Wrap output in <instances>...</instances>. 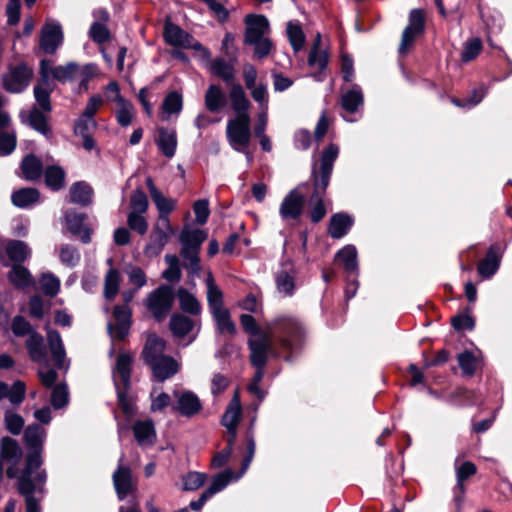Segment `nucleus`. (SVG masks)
I'll list each match as a JSON object with an SVG mask.
<instances>
[{
	"label": "nucleus",
	"mask_w": 512,
	"mask_h": 512,
	"mask_svg": "<svg viewBox=\"0 0 512 512\" xmlns=\"http://www.w3.org/2000/svg\"><path fill=\"white\" fill-rule=\"evenodd\" d=\"M303 328L300 323L291 317H278L267 322V332L259 337L249 340L251 362L256 368H263L269 353H272V344L275 340L285 350H292L302 340Z\"/></svg>",
	"instance_id": "nucleus-1"
},
{
	"label": "nucleus",
	"mask_w": 512,
	"mask_h": 512,
	"mask_svg": "<svg viewBox=\"0 0 512 512\" xmlns=\"http://www.w3.org/2000/svg\"><path fill=\"white\" fill-rule=\"evenodd\" d=\"M339 154V147L336 144H330L321 156V165L319 173L313 169L312 177L314 182V192L310 198L311 220L315 223L321 221L326 215V209L323 203V196L330 182L333 170V164Z\"/></svg>",
	"instance_id": "nucleus-2"
},
{
	"label": "nucleus",
	"mask_w": 512,
	"mask_h": 512,
	"mask_svg": "<svg viewBox=\"0 0 512 512\" xmlns=\"http://www.w3.org/2000/svg\"><path fill=\"white\" fill-rule=\"evenodd\" d=\"M165 349V340L151 334L148 336L142 352L144 362L151 369L153 377L161 382L173 377L180 369V363L166 355Z\"/></svg>",
	"instance_id": "nucleus-3"
},
{
	"label": "nucleus",
	"mask_w": 512,
	"mask_h": 512,
	"mask_svg": "<svg viewBox=\"0 0 512 512\" xmlns=\"http://www.w3.org/2000/svg\"><path fill=\"white\" fill-rule=\"evenodd\" d=\"M207 237L208 234L205 230L189 229L188 227L183 228L180 233L181 256L184 259V267L191 277L199 275L201 269L199 252Z\"/></svg>",
	"instance_id": "nucleus-4"
},
{
	"label": "nucleus",
	"mask_w": 512,
	"mask_h": 512,
	"mask_svg": "<svg viewBox=\"0 0 512 512\" xmlns=\"http://www.w3.org/2000/svg\"><path fill=\"white\" fill-rule=\"evenodd\" d=\"M47 474L45 470H39V461L31 459L26 465V471L20 476L18 482L19 492L25 496L26 512H40L38 500L33 496L34 492L43 490Z\"/></svg>",
	"instance_id": "nucleus-5"
},
{
	"label": "nucleus",
	"mask_w": 512,
	"mask_h": 512,
	"mask_svg": "<svg viewBox=\"0 0 512 512\" xmlns=\"http://www.w3.org/2000/svg\"><path fill=\"white\" fill-rule=\"evenodd\" d=\"M251 135L249 114L235 115L228 120L226 127L227 140L235 151L245 153L248 160H250V155L246 149L250 143Z\"/></svg>",
	"instance_id": "nucleus-6"
},
{
	"label": "nucleus",
	"mask_w": 512,
	"mask_h": 512,
	"mask_svg": "<svg viewBox=\"0 0 512 512\" xmlns=\"http://www.w3.org/2000/svg\"><path fill=\"white\" fill-rule=\"evenodd\" d=\"M22 456V449L16 440L10 437L1 439L0 464L6 469L7 477L16 478L18 482H20V476L26 471V466L23 470L19 469Z\"/></svg>",
	"instance_id": "nucleus-7"
},
{
	"label": "nucleus",
	"mask_w": 512,
	"mask_h": 512,
	"mask_svg": "<svg viewBox=\"0 0 512 512\" xmlns=\"http://www.w3.org/2000/svg\"><path fill=\"white\" fill-rule=\"evenodd\" d=\"M306 188L307 184H300L284 197L279 207V214L283 221H296L300 218L306 199Z\"/></svg>",
	"instance_id": "nucleus-8"
},
{
	"label": "nucleus",
	"mask_w": 512,
	"mask_h": 512,
	"mask_svg": "<svg viewBox=\"0 0 512 512\" xmlns=\"http://www.w3.org/2000/svg\"><path fill=\"white\" fill-rule=\"evenodd\" d=\"M173 301L174 293L172 288L167 285H161L148 294L145 304L157 320H162L171 310Z\"/></svg>",
	"instance_id": "nucleus-9"
},
{
	"label": "nucleus",
	"mask_w": 512,
	"mask_h": 512,
	"mask_svg": "<svg viewBox=\"0 0 512 512\" xmlns=\"http://www.w3.org/2000/svg\"><path fill=\"white\" fill-rule=\"evenodd\" d=\"M46 435V429L38 424H32L27 426V428L24 431V442L29 450L26 459V465L29 463L31 459H36L39 461V470H43L41 468L43 463L41 453L43 451V445L46 439Z\"/></svg>",
	"instance_id": "nucleus-10"
},
{
	"label": "nucleus",
	"mask_w": 512,
	"mask_h": 512,
	"mask_svg": "<svg viewBox=\"0 0 512 512\" xmlns=\"http://www.w3.org/2000/svg\"><path fill=\"white\" fill-rule=\"evenodd\" d=\"M424 31V16L419 9L410 12L409 23L404 29L399 45V53L406 55L413 46L415 39Z\"/></svg>",
	"instance_id": "nucleus-11"
},
{
	"label": "nucleus",
	"mask_w": 512,
	"mask_h": 512,
	"mask_svg": "<svg viewBox=\"0 0 512 512\" xmlns=\"http://www.w3.org/2000/svg\"><path fill=\"white\" fill-rule=\"evenodd\" d=\"M163 37L165 42L170 46L194 50H200L202 48L201 44L189 33L169 20L165 22Z\"/></svg>",
	"instance_id": "nucleus-12"
},
{
	"label": "nucleus",
	"mask_w": 512,
	"mask_h": 512,
	"mask_svg": "<svg viewBox=\"0 0 512 512\" xmlns=\"http://www.w3.org/2000/svg\"><path fill=\"white\" fill-rule=\"evenodd\" d=\"M173 234L174 230L171 223L164 225L157 221L150 234L149 242L144 248V254L148 257L159 255Z\"/></svg>",
	"instance_id": "nucleus-13"
},
{
	"label": "nucleus",
	"mask_w": 512,
	"mask_h": 512,
	"mask_svg": "<svg viewBox=\"0 0 512 512\" xmlns=\"http://www.w3.org/2000/svg\"><path fill=\"white\" fill-rule=\"evenodd\" d=\"M32 77V70L24 65L12 67L7 74L3 76L4 88L11 93H20L25 90Z\"/></svg>",
	"instance_id": "nucleus-14"
},
{
	"label": "nucleus",
	"mask_w": 512,
	"mask_h": 512,
	"mask_svg": "<svg viewBox=\"0 0 512 512\" xmlns=\"http://www.w3.org/2000/svg\"><path fill=\"white\" fill-rule=\"evenodd\" d=\"M169 327L173 336L177 339H183L189 336L190 339L187 344H190L196 339L199 333L200 322L182 314H174L170 319Z\"/></svg>",
	"instance_id": "nucleus-15"
},
{
	"label": "nucleus",
	"mask_w": 512,
	"mask_h": 512,
	"mask_svg": "<svg viewBox=\"0 0 512 512\" xmlns=\"http://www.w3.org/2000/svg\"><path fill=\"white\" fill-rule=\"evenodd\" d=\"M173 395L175 398L173 409L180 415L191 418L202 410V403L194 392L189 390L175 391Z\"/></svg>",
	"instance_id": "nucleus-16"
},
{
	"label": "nucleus",
	"mask_w": 512,
	"mask_h": 512,
	"mask_svg": "<svg viewBox=\"0 0 512 512\" xmlns=\"http://www.w3.org/2000/svg\"><path fill=\"white\" fill-rule=\"evenodd\" d=\"M63 33L61 25L49 20L43 26L40 34V48L47 54H53L62 44Z\"/></svg>",
	"instance_id": "nucleus-17"
},
{
	"label": "nucleus",
	"mask_w": 512,
	"mask_h": 512,
	"mask_svg": "<svg viewBox=\"0 0 512 512\" xmlns=\"http://www.w3.org/2000/svg\"><path fill=\"white\" fill-rule=\"evenodd\" d=\"M244 43H253L265 38L270 32V24L264 15L248 14L245 19Z\"/></svg>",
	"instance_id": "nucleus-18"
},
{
	"label": "nucleus",
	"mask_w": 512,
	"mask_h": 512,
	"mask_svg": "<svg viewBox=\"0 0 512 512\" xmlns=\"http://www.w3.org/2000/svg\"><path fill=\"white\" fill-rule=\"evenodd\" d=\"M114 323L108 324V330L112 338L123 339L129 331L131 323V310L127 305L114 308Z\"/></svg>",
	"instance_id": "nucleus-19"
},
{
	"label": "nucleus",
	"mask_w": 512,
	"mask_h": 512,
	"mask_svg": "<svg viewBox=\"0 0 512 512\" xmlns=\"http://www.w3.org/2000/svg\"><path fill=\"white\" fill-rule=\"evenodd\" d=\"M98 127L94 117L80 115L74 124V133L82 138V145L87 151H91L96 147V143L92 137V132Z\"/></svg>",
	"instance_id": "nucleus-20"
},
{
	"label": "nucleus",
	"mask_w": 512,
	"mask_h": 512,
	"mask_svg": "<svg viewBox=\"0 0 512 512\" xmlns=\"http://www.w3.org/2000/svg\"><path fill=\"white\" fill-rule=\"evenodd\" d=\"M122 462L123 456L120 457L118 468L113 473V484L120 500L126 498L134 487L131 470Z\"/></svg>",
	"instance_id": "nucleus-21"
},
{
	"label": "nucleus",
	"mask_w": 512,
	"mask_h": 512,
	"mask_svg": "<svg viewBox=\"0 0 512 512\" xmlns=\"http://www.w3.org/2000/svg\"><path fill=\"white\" fill-rule=\"evenodd\" d=\"M132 357L126 353H120L117 357L112 375L115 387H124L128 389L130 384Z\"/></svg>",
	"instance_id": "nucleus-22"
},
{
	"label": "nucleus",
	"mask_w": 512,
	"mask_h": 512,
	"mask_svg": "<svg viewBox=\"0 0 512 512\" xmlns=\"http://www.w3.org/2000/svg\"><path fill=\"white\" fill-rule=\"evenodd\" d=\"M66 229L73 235H79L83 243L91 240L90 229L84 226L85 214L67 210L64 215Z\"/></svg>",
	"instance_id": "nucleus-23"
},
{
	"label": "nucleus",
	"mask_w": 512,
	"mask_h": 512,
	"mask_svg": "<svg viewBox=\"0 0 512 512\" xmlns=\"http://www.w3.org/2000/svg\"><path fill=\"white\" fill-rule=\"evenodd\" d=\"M133 433L137 443L142 447L152 446L156 441V431L151 419L136 421Z\"/></svg>",
	"instance_id": "nucleus-24"
},
{
	"label": "nucleus",
	"mask_w": 512,
	"mask_h": 512,
	"mask_svg": "<svg viewBox=\"0 0 512 512\" xmlns=\"http://www.w3.org/2000/svg\"><path fill=\"white\" fill-rule=\"evenodd\" d=\"M155 143L160 152L167 158L174 157L177 149V135L175 130L160 127Z\"/></svg>",
	"instance_id": "nucleus-25"
},
{
	"label": "nucleus",
	"mask_w": 512,
	"mask_h": 512,
	"mask_svg": "<svg viewBox=\"0 0 512 512\" xmlns=\"http://www.w3.org/2000/svg\"><path fill=\"white\" fill-rule=\"evenodd\" d=\"M47 341L51 353L52 360L58 369L65 367L66 352L64 349L62 338L56 330L47 328Z\"/></svg>",
	"instance_id": "nucleus-26"
},
{
	"label": "nucleus",
	"mask_w": 512,
	"mask_h": 512,
	"mask_svg": "<svg viewBox=\"0 0 512 512\" xmlns=\"http://www.w3.org/2000/svg\"><path fill=\"white\" fill-rule=\"evenodd\" d=\"M26 348L32 361L39 364L47 363V352L43 337L39 333H32L26 341Z\"/></svg>",
	"instance_id": "nucleus-27"
},
{
	"label": "nucleus",
	"mask_w": 512,
	"mask_h": 512,
	"mask_svg": "<svg viewBox=\"0 0 512 512\" xmlns=\"http://www.w3.org/2000/svg\"><path fill=\"white\" fill-rule=\"evenodd\" d=\"M242 416V407L238 392H235L225 413L222 416L221 423L225 428L238 427Z\"/></svg>",
	"instance_id": "nucleus-28"
},
{
	"label": "nucleus",
	"mask_w": 512,
	"mask_h": 512,
	"mask_svg": "<svg viewBox=\"0 0 512 512\" xmlns=\"http://www.w3.org/2000/svg\"><path fill=\"white\" fill-rule=\"evenodd\" d=\"M500 254L495 250L494 247H491L485 256L478 264V273L483 278L492 277L499 268L500 265Z\"/></svg>",
	"instance_id": "nucleus-29"
},
{
	"label": "nucleus",
	"mask_w": 512,
	"mask_h": 512,
	"mask_svg": "<svg viewBox=\"0 0 512 512\" xmlns=\"http://www.w3.org/2000/svg\"><path fill=\"white\" fill-rule=\"evenodd\" d=\"M21 118L39 133L45 136L50 134L51 130L47 124V118L43 112L37 108L34 107L30 111L21 112Z\"/></svg>",
	"instance_id": "nucleus-30"
},
{
	"label": "nucleus",
	"mask_w": 512,
	"mask_h": 512,
	"mask_svg": "<svg viewBox=\"0 0 512 512\" xmlns=\"http://www.w3.org/2000/svg\"><path fill=\"white\" fill-rule=\"evenodd\" d=\"M353 224V219L345 213H338L331 217L329 223V233L333 238L343 237Z\"/></svg>",
	"instance_id": "nucleus-31"
},
{
	"label": "nucleus",
	"mask_w": 512,
	"mask_h": 512,
	"mask_svg": "<svg viewBox=\"0 0 512 512\" xmlns=\"http://www.w3.org/2000/svg\"><path fill=\"white\" fill-rule=\"evenodd\" d=\"M226 105V96L218 85H210L205 94V106L213 113L219 112Z\"/></svg>",
	"instance_id": "nucleus-32"
},
{
	"label": "nucleus",
	"mask_w": 512,
	"mask_h": 512,
	"mask_svg": "<svg viewBox=\"0 0 512 512\" xmlns=\"http://www.w3.org/2000/svg\"><path fill=\"white\" fill-rule=\"evenodd\" d=\"M363 104V93L358 85L343 93L341 105L346 112L354 113Z\"/></svg>",
	"instance_id": "nucleus-33"
},
{
	"label": "nucleus",
	"mask_w": 512,
	"mask_h": 512,
	"mask_svg": "<svg viewBox=\"0 0 512 512\" xmlns=\"http://www.w3.org/2000/svg\"><path fill=\"white\" fill-rule=\"evenodd\" d=\"M40 194L35 188H22L12 193L11 201L19 208H27L39 201Z\"/></svg>",
	"instance_id": "nucleus-34"
},
{
	"label": "nucleus",
	"mask_w": 512,
	"mask_h": 512,
	"mask_svg": "<svg viewBox=\"0 0 512 512\" xmlns=\"http://www.w3.org/2000/svg\"><path fill=\"white\" fill-rule=\"evenodd\" d=\"M321 36L317 34L313 47L309 53L308 64L310 67L323 71L328 64V53L320 49Z\"/></svg>",
	"instance_id": "nucleus-35"
},
{
	"label": "nucleus",
	"mask_w": 512,
	"mask_h": 512,
	"mask_svg": "<svg viewBox=\"0 0 512 512\" xmlns=\"http://www.w3.org/2000/svg\"><path fill=\"white\" fill-rule=\"evenodd\" d=\"M207 286V302L211 311L225 308L223 305V293L219 287L215 284L213 275L211 272L206 277Z\"/></svg>",
	"instance_id": "nucleus-36"
},
{
	"label": "nucleus",
	"mask_w": 512,
	"mask_h": 512,
	"mask_svg": "<svg viewBox=\"0 0 512 512\" xmlns=\"http://www.w3.org/2000/svg\"><path fill=\"white\" fill-rule=\"evenodd\" d=\"M348 273H355L358 270L357 250L353 245H347L339 250L335 256Z\"/></svg>",
	"instance_id": "nucleus-37"
},
{
	"label": "nucleus",
	"mask_w": 512,
	"mask_h": 512,
	"mask_svg": "<svg viewBox=\"0 0 512 512\" xmlns=\"http://www.w3.org/2000/svg\"><path fill=\"white\" fill-rule=\"evenodd\" d=\"M229 96L232 109L235 111L236 115L248 114L250 102L245 95L244 89L240 85H233Z\"/></svg>",
	"instance_id": "nucleus-38"
},
{
	"label": "nucleus",
	"mask_w": 512,
	"mask_h": 512,
	"mask_svg": "<svg viewBox=\"0 0 512 512\" xmlns=\"http://www.w3.org/2000/svg\"><path fill=\"white\" fill-rule=\"evenodd\" d=\"M93 190L85 182L74 183L70 188V200L72 203L88 205L92 201Z\"/></svg>",
	"instance_id": "nucleus-39"
},
{
	"label": "nucleus",
	"mask_w": 512,
	"mask_h": 512,
	"mask_svg": "<svg viewBox=\"0 0 512 512\" xmlns=\"http://www.w3.org/2000/svg\"><path fill=\"white\" fill-rule=\"evenodd\" d=\"M42 162L34 155H27L21 163L23 176L28 181H35L42 173Z\"/></svg>",
	"instance_id": "nucleus-40"
},
{
	"label": "nucleus",
	"mask_w": 512,
	"mask_h": 512,
	"mask_svg": "<svg viewBox=\"0 0 512 512\" xmlns=\"http://www.w3.org/2000/svg\"><path fill=\"white\" fill-rule=\"evenodd\" d=\"M211 314L220 333L230 335L235 334L236 326L231 320L230 312L227 308L211 311Z\"/></svg>",
	"instance_id": "nucleus-41"
},
{
	"label": "nucleus",
	"mask_w": 512,
	"mask_h": 512,
	"mask_svg": "<svg viewBox=\"0 0 512 512\" xmlns=\"http://www.w3.org/2000/svg\"><path fill=\"white\" fill-rule=\"evenodd\" d=\"M117 108L115 111V116L117 123L122 127L129 126L134 118V107L128 100L123 97H118Z\"/></svg>",
	"instance_id": "nucleus-42"
},
{
	"label": "nucleus",
	"mask_w": 512,
	"mask_h": 512,
	"mask_svg": "<svg viewBox=\"0 0 512 512\" xmlns=\"http://www.w3.org/2000/svg\"><path fill=\"white\" fill-rule=\"evenodd\" d=\"M152 200L159 211L157 221L161 222L164 225L170 223L168 215L174 209L175 201L165 197L161 192L155 193V196L152 197Z\"/></svg>",
	"instance_id": "nucleus-43"
},
{
	"label": "nucleus",
	"mask_w": 512,
	"mask_h": 512,
	"mask_svg": "<svg viewBox=\"0 0 512 512\" xmlns=\"http://www.w3.org/2000/svg\"><path fill=\"white\" fill-rule=\"evenodd\" d=\"M180 308L192 315H198L201 311V305L196 297L186 289L180 288L177 291Z\"/></svg>",
	"instance_id": "nucleus-44"
},
{
	"label": "nucleus",
	"mask_w": 512,
	"mask_h": 512,
	"mask_svg": "<svg viewBox=\"0 0 512 512\" xmlns=\"http://www.w3.org/2000/svg\"><path fill=\"white\" fill-rule=\"evenodd\" d=\"M45 183L46 185L54 190L58 191L64 186L65 171L56 165L49 166L45 169Z\"/></svg>",
	"instance_id": "nucleus-45"
},
{
	"label": "nucleus",
	"mask_w": 512,
	"mask_h": 512,
	"mask_svg": "<svg viewBox=\"0 0 512 512\" xmlns=\"http://www.w3.org/2000/svg\"><path fill=\"white\" fill-rule=\"evenodd\" d=\"M163 112L167 115L165 120L172 114H179L183 108L182 95L177 91H172L166 95L161 106Z\"/></svg>",
	"instance_id": "nucleus-46"
},
{
	"label": "nucleus",
	"mask_w": 512,
	"mask_h": 512,
	"mask_svg": "<svg viewBox=\"0 0 512 512\" xmlns=\"http://www.w3.org/2000/svg\"><path fill=\"white\" fill-rule=\"evenodd\" d=\"M288 40L295 52H299L305 43V35L299 23L288 22L287 24Z\"/></svg>",
	"instance_id": "nucleus-47"
},
{
	"label": "nucleus",
	"mask_w": 512,
	"mask_h": 512,
	"mask_svg": "<svg viewBox=\"0 0 512 512\" xmlns=\"http://www.w3.org/2000/svg\"><path fill=\"white\" fill-rule=\"evenodd\" d=\"M9 281L19 288H24L30 285L31 275L29 271L20 265H14L8 274Z\"/></svg>",
	"instance_id": "nucleus-48"
},
{
	"label": "nucleus",
	"mask_w": 512,
	"mask_h": 512,
	"mask_svg": "<svg viewBox=\"0 0 512 512\" xmlns=\"http://www.w3.org/2000/svg\"><path fill=\"white\" fill-rule=\"evenodd\" d=\"M276 285L279 293L291 296L295 289L294 276L288 270H282L276 275Z\"/></svg>",
	"instance_id": "nucleus-49"
},
{
	"label": "nucleus",
	"mask_w": 512,
	"mask_h": 512,
	"mask_svg": "<svg viewBox=\"0 0 512 512\" xmlns=\"http://www.w3.org/2000/svg\"><path fill=\"white\" fill-rule=\"evenodd\" d=\"M233 473L231 470H225L217 474L210 486L205 490V493L211 498L216 493L222 491L232 480Z\"/></svg>",
	"instance_id": "nucleus-50"
},
{
	"label": "nucleus",
	"mask_w": 512,
	"mask_h": 512,
	"mask_svg": "<svg viewBox=\"0 0 512 512\" xmlns=\"http://www.w3.org/2000/svg\"><path fill=\"white\" fill-rule=\"evenodd\" d=\"M6 252L15 262H23L30 254L27 244L22 241H11L7 244Z\"/></svg>",
	"instance_id": "nucleus-51"
},
{
	"label": "nucleus",
	"mask_w": 512,
	"mask_h": 512,
	"mask_svg": "<svg viewBox=\"0 0 512 512\" xmlns=\"http://www.w3.org/2000/svg\"><path fill=\"white\" fill-rule=\"evenodd\" d=\"M50 92L51 90L46 80L34 87L35 99L44 112L51 111Z\"/></svg>",
	"instance_id": "nucleus-52"
},
{
	"label": "nucleus",
	"mask_w": 512,
	"mask_h": 512,
	"mask_svg": "<svg viewBox=\"0 0 512 512\" xmlns=\"http://www.w3.org/2000/svg\"><path fill=\"white\" fill-rule=\"evenodd\" d=\"M165 261L168 264V268L163 271V278L169 282H178L181 278V269L178 257L176 255L167 254L165 256Z\"/></svg>",
	"instance_id": "nucleus-53"
},
{
	"label": "nucleus",
	"mask_w": 512,
	"mask_h": 512,
	"mask_svg": "<svg viewBox=\"0 0 512 512\" xmlns=\"http://www.w3.org/2000/svg\"><path fill=\"white\" fill-rule=\"evenodd\" d=\"M120 273L116 269H110L105 277L104 295L107 299H113L119 290Z\"/></svg>",
	"instance_id": "nucleus-54"
},
{
	"label": "nucleus",
	"mask_w": 512,
	"mask_h": 512,
	"mask_svg": "<svg viewBox=\"0 0 512 512\" xmlns=\"http://www.w3.org/2000/svg\"><path fill=\"white\" fill-rule=\"evenodd\" d=\"M482 50V42L480 38H471L467 40L463 46V50L461 53L462 62H470L474 60Z\"/></svg>",
	"instance_id": "nucleus-55"
},
{
	"label": "nucleus",
	"mask_w": 512,
	"mask_h": 512,
	"mask_svg": "<svg viewBox=\"0 0 512 512\" xmlns=\"http://www.w3.org/2000/svg\"><path fill=\"white\" fill-rule=\"evenodd\" d=\"M77 69L78 64L71 62L67 65H60L53 68L51 74L56 80L60 82H67L74 80V78L76 77Z\"/></svg>",
	"instance_id": "nucleus-56"
},
{
	"label": "nucleus",
	"mask_w": 512,
	"mask_h": 512,
	"mask_svg": "<svg viewBox=\"0 0 512 512\" xmlns=\"http://www.w3.org/2000/svg\"><path fill=\"white\" fill-rule=\"evenodd\" d=\"M486 95V88L483 86H480L478 88H475L468 96L467 98L463 100L459 99H452V102L458 106L463 108H472L479 104L484 96Z\"/></svg>",
	"instance_id": "nucleus-57"
},
{
	"label": "nucleus",
	"mask_w": 512,
	"mask_h": 512,
	"mask_svg": "<svg viewBox=\"0 0 512 512\" xmlns=\"http://www.w3.org/2000/svg\"><path fill=\"white\" fill-rule=\"evenodd\" d=\"M98 73V67L96 64L89 63L82 67L78 65L76 77L74 80L79 81L80 87L87 89L89 81L94 78Z\"/></svg>",
	"instance_id": "nucleus-58"
},
{
	"label": "nucleus",
	"mask_w": 512,
	"mask_h": 512,
	"mask_svg": "<svg viewBox=\"0 0 512 512\" xmlns=\"http://www.w3.org/2000/svg\"><path fill=\"white\" fill-rule=\"evenodd\" d=\"M211 71L226 82L231 81L234 77L233 67L221 58H217L211 62Z\"/></svg>",
	"instance_id": "nucleus-59"
},
{
	"label": "nucleus",
	"mask_w": 512,
	"mask_h": 512,
	"mask_svg": "<svg viewBox=\"0 0 512 512\" xmlns=\"http://www.w3.org/2000/svg\"><path fill=\"white\" fill-rule=\"evenodd\" d=\"M40 285L43 293L53 297L60 290V280L52 273H45L40 278Z\"/></svg>",
	"instance_id": "nucleus-60"
},
{
	"label": "nucleus",
	"mask_w": 512,
	"mask_h": 512,
	"mask_svg": "<svg viewBox=\"0 0 512 512\" xmlns=\"http://www.w3.org/2000/svg\"><path fill=\"white\" fill-rule=\"evenodd\" d=\"M6 429L13 435H19L24 427V419L21 415L7 410L4 415Z\"/></svg>",
	"instance_id": "nucleus-61"
},
{
	"label": "nucleus",
	"mask_w": 512,
	"mask_h": 512,
	"mask_svg": "<svg viewBox=\"0 0 512 512\" xmlns=\"http://www.w3.org/2000/svg\"><path fill=\"white\" fill-rule=\"evenodd\" d=\"M240 322L243 329L253 336V338L259 337V335H263L267 332V323H265L263 329L260 328L254 317L249 314H242L240 316Z\"/></svg>",
	"instance_id": "nucleus-62"
},
{
	"label": "nucleus",
	"mask_w": 512,
	"mask_h": 512,
	"mask_svg": "<svg viewBox=\"0 0 512 512\" xmlns=\"http://www.w3.org/2000/svg\"><path fill=\"white\" fill-rule=\"evenodd\" d=\"M125 273L128 276L129 283L135 286V289L138 290L144 287L147 283V278L144 271L137 266H127L125 268Z\"/></svg>",
	"instance_id": "nucleus-63"
},
{
	"label": "nucleus",
	"mask_w": 512,
	"mask_h": 512,
	"mask_svg": "<svg viewBox=\"0 0 512 512\" xmlns=\"http://www.w3.org/2000/svg\"><path fill=\"white\" fill-rule=\"evenodd\" d=\"M11 329H12L13 334L17 337H23L26 335L28 337H30V335L32 333H37L32 328L30 323L22 316H15L13 318L12 324H11Z\"/></svg>",
	"instance_id": "nucleus-64"
}]
</instances>
